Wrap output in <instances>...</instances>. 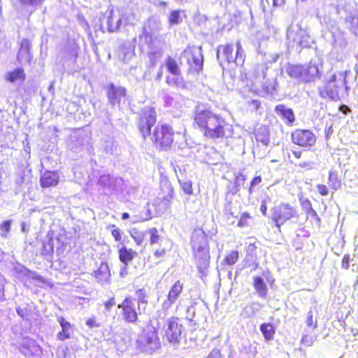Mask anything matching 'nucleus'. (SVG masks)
Wrapping results in <instances>:
<instances>
[{
	"label": "nucleus",
	"instance_id": "49530a36",
	"mask_svg": "<svg viewBox=\"0 0 358 358\" xmlns=\"http://www.w3.org/2000/svg\"><path fill=\"white\" fill-rule=\"evenodd\" d=\"M131 233V237L134 238V241L137 245H141L144 241L145 236L146 234V231H139L135 229H132Z\"/></svg>",
	"mask_w": 358,
	"mask_h": 358
},
{
	"label": "nucleus",
	"instance_id": "c9c22d12",
	"mask_svg": "<svg viewBox=\"0 0 358 358\" xmlns=\"http://www.w3.org/2000/svg\"><path fill=\"white\" fill-rule=\"evenodd\" d=\"M162 56V50L154 45L149 48L148 57L152 66L156 65L157 60Z\"/></svg>",
	"mask_w": 358,
	"mask_h": 358
},
{
	"label": "nucleus",
	"instance_id": "6e6552de",
	"mask_svg": "<svg viewBox=\"0 0 358 358\" xmlns=\"http://www.w3.org/2000/svg\"><path fill=\"white\" fill-rule=\"evenodd\" d=\"M156 122V111L152 107L145 106L141 110L137 124L138 130L144 138L151 134V128Z\"/></svg>",
	"mask_w": 358,
	"mask_h": 358
},
{
	"label": "nucleus",
	"instance_id": "4c0bfd02",
	"mask_svg": "<svg viewBox=\"0 0 358 358\" xmlns=\"http://www.w3.org/2000/svg\"><path fill=\"white\" fill-rule=\"evenodd\" d=\"M328 184L334 190H337L341 188V182L338 178V173L336 171L332 170L329 171Z\"/></svg>",
	"mask_w": 358,
	"mask_h": 358
},
{
	"label": "nucleus",
	"instance_id": "338daca9",
	"mask_svg": "<svg viewBox=\"0 0 358 358\" xmlns=\"http://www.w3.org/2000/svg\"><path fill=\"white\" fill-rule=\"evenodd\" d=\"M196 315V308L194 305H192L189 307H188L187 310V317H189L191 320H193V318L195 317Z\"/></svg>",
	"mask_w": 358,
	"mask_h": 358
},
{
	"label": "nucleus",
	"instance_id": "cd10ccee",
	"mask_svg": "<svg viewBox=\"0 0 358 358\" xmlns=\"http://www.w3.org/2000/svg\"><path fill=\"white\" fill-rule=\"evenodd\" d=\"M5 78L7 81L12 83L17 81L22 83L26 78V74L24 73V69L19 67L14 71L8 72L5 76Z\"/></svg>",
	"mask_w": 358,
	"mask_h": 358
},
{
	"label": "nucleus",
	"instance_id": "b1692460",
	"mask_svg": "<svg viewBox=\"0 0 358 358\" xmlns=\"http://www.w3.org/2000/svg\"><path fill=\"white\" fill-rule=\"evenodd\" d=\"M57 322L62 327V330L57 335V339L64 341L71 338L73 333V326L62 317H59Z\"/></svg>",
	"mask_w": 358,
	"mask_h": 358
},
{
	"label": "nucleus",
	"instance_id": "37998d69",
	"mask_svg": "<svg viewBox=\"0 0 358 358\" xmlns=\"http://www.w3.org/2000/svg\"><path fill=\"white\" fill-rule=\"evenodd\" d=\"M335 48L343 49L347 45L346 39L342 32H336L333 34Z\"/></svg>",
	"mask_w": 358,
	"mask_h": 358
},
{
	"label": "nucleus",
	"instance_id": "3c124183",
	"mask_svg": "<svg viewBox=\"0 0 358 358\" xmlns=\"http://www.w3.org/2000/svg\"><path fill=\"white\" fill-rule=\"evenodd\" d=\"M263 305L257 301L252 302L249 306V309L250 313L249 314L250 317L256 316L257 313L262 308Z\"/></svg>",
	"mask_w": 358,
	"mask_h": 358
},
{
	"label": "nucleus",
	"instance_id": "7ed1b4c3",
	"mask_svg": "<svg viewBox=\"0 0 358 358\" xmlns=\"http://www.w3.org/2000/svg\"><path fill=\"white\" fill-rule=\"evenodd\" d=\"M348 90L345 73L338 72L331 75L327 82L318 87V93L322 99L337 101L348 96Z\"/></svg>",
	"mask_w": 358,
	"mask_h": 358
},
{
	"label": "nucleus",
	"instance_id": "9d476101",
	"mask_svg": "<svg viewBox=\"0 0 358 358\" xmlns=\"http://www.w3.org/2000/svg\"><path fill=\"white\" fill-rule=\"evenodd\" d=\"M173 130L169 125L159 123L154 129L152 139L161 149L166 150L173 143Z\"/></svg>",
	"mask_w": 358,
	"mask_h": 358
},
{
	"label": "nucleus",
	"instance_id": "2eb2a0df",
	"mask_svg": "<svg viewBox=\"0 0 358 358\" xmlns=\"http://www.w3.org/2000/svg\"><path fill=\"white\" fill-rule=\"evenodd\" d=\"M20 351L27 358H41V347L33 339L25 338L22 341Z\"/></svg>",
	"mask_w": 358,
	"mask_h": 358
},
{
	"label": "nucleus",
	"instance_id": "bb28decb",
	"mask_svg": "<svg viewBox=\"0 0 358 358\" xmlns=\"http://www.w3.org/2000/svg\"><path fill=\"white\" fill-rule=\"evenodd\" d=\"M253 286L259 298H267L268 287L264 279L262 277L255 276L253 278Z\"/></svg>",
	"mask_w": 358,
	"mask_h": 358
},
{
	"label": "nucleus",
	"instance_id": "f3484780",
	"mask_svg": "<svg viewBox=\"0 0 358 358\" xmlns=\"http://www.w3.org/2000/svg\"><path fill=\"white\" fill-rule=\"evenodd\" d=\"M127 94V90L124 87L116 86L111 83L107 90V97L109 103L115 106H120L122 101H124Z\"/></svg>",
	"mask_w": 358,
	"mask_h": 358
},
{
	"label": "nucleus",
	"instance_id": "9b49d317",
	"mask_svg": "<svg viewBox=\"0 0 358 358\" xmlns=\"http://www.w3.org/2000/svg\"><path fill=\"white\" fill-rule=\"evenodd\" d=\"M90 136L89 134L83 129H79L71 134L67 145L70 150L78 152L88 149L90 146Z\"/></svg>",
	"mask_w": 358,
	"mask_h": 358
},
{
	"label": "nucleus",
	"instance_id": "20e7f679",
	"mask_svg": "<svg viewBox=\"0 0 358 358\" xmlns=\"http://www.w3.org/2000/svg\"><path fill=\"white\" fill-rule=\"evenodd\" d=\"M217 59L220 66L223 62L235 63L236 66H243L245 59V50L241 43L238 41L236 43V53L234 54V47L231 44L219 45L217 50Z\"/></svg>",
	"mask_w": 358,
	"mask_h": 358
},
{
	"label": "nucleus",
	"instance_id": "bf43d9fd",
	"mask_svg": "<svg viewBox=\"0 0 358 358\" xmlns=\"http://www.w3.org/2000/svg\"><path fill=\"white\" fill-rule=\"evenodd\" d=\"M262 182L260 176H255L250 182V186L248 189L249 194L251 195L253 192L255 186L258 185Z\"/></svg>",
	"mask_w": 358,
	"mask_h": 358
},
{
	"label": "nucleus",
	"instance_id": "412c9836",
	"mask_svg": "<svg viewBox=\"0 0 358 358\" xmlns=\"http://www.w3.org/2000/svg\"><path fill=\"white\" fill-rule=\"evenodd\" d=\"M122 182V178H114L109 175H102L99 179V184L104 188L106 194H112L113 191L116 190V186Z\"/></svg>",
	"mask_w": 358,
	"mask_h": 358
},
{
	"label": "nucleus",
	"instance_id": "c756f323",
	"mask_svg": "<svg viewBox=\"0 0 358 358\" xmlns=\"http://www.w3.org/2000/svg\"><path fill=\"white\" fill-rule=\"evenodd\" d=\"M255 138L264 145H268L270 143V131L266 126H261L255 133Z\"/></svg>",
	"mask_w": 358,
	"mask_h": 358
},
{
	"label": "nucleus",
	"instance_id": "69168bd1",
	"mask_svg": "<svg viewBox=\"0 0 358 358\" xmlns=\"http://www.w3.org/2000/svg\"><path fill=\"white\" fill-rule=\"evenodd\" d=\"M115 342L118 345V348H120L122 350L126 349L127 346V343L129 342L128 338H122L120 342L117 340V337L115 338Z\"/></svg>",
	"mask_w": 358,
	"mask_h": 358
},
{
	"label": "nucleus",
	"instance_id": "a19ab883",
	"mask_svg": "<svg viewBox=\"0 0 358 358\" xmlns=\"http://www.w3.org/2000/svg\"><path fill=\"white\" fill-rule=\"evenodd\" d=\"M301 206L303 210L308 215L316 219L318 222H320V217H318L316 211L313 209L310 201L308 199H306L302 201Z\"/></svg>",
	"mask_w": 358,
	"mask_h": 358
},
{
	"label": "nucleus",
	"instance_id": "c03bdc74",
	"mask_svg": "<svg viewBox=\"0 0 358 358\" xmlns=\"http://www.w3.org/2000/svg\"><path fill=\"white\" fill-rule=\"evenodd\" d=\"M53 239L52 238L48 237L47 239L45 240L43 243L42 254L45 256L51 255V254L53 252Z\"/></svg>",
	"mask_w": 358,
	"mask_h": 358
},
{
	"label": "nucleus",
	"instance_id": "1a4fd4ad",
	"mask_svg": "<svg viewBox=\"0 0 358 358\" xmlns=\"http://www.w3.org/2000/svg\"><path fill=\"white\" fill-rule=\"evenodd\" d=\"M287 38L292 48H307L310 45V36L299 24H292L287 29Z\"/></svg>",
	"mask_w": 358,
	"mask_h": 358
},
{
	"label": "nucleus",
	"instance_id": "680f3d73",
	"mask_svg": "<svg viewBox=\"0 0 358 358\" xmlns=\"http://www.w3.org/2000/svg\"><path fill=\"white\" fill-rule=\"evenodd\" d=\"M306 324L308 327H313V328H316L317 327V322H315V324L313 322V315L311 310L308 313Z\"/></svg>",
	"mask_w": 358,
	"mask_h": 358
},
{
	"label": "nucleus",
	"instance_id": "774afa93",
	"mask_svg": "<svg viewBox=\"0 0 358 358\" xmlns=\"http://www.w3.org/2000/svg\"><path fill=\"white\" fill-rule=\"evenodd\" d=\"M317 189L318 192L322 196H327L329 193L327 186L324 185H318Z\"/></svg>",
	"mask_w": 358,
	"mask_h": 358
},
{
	"label": "nucleus",
	"instance_id": "7c9ffc66",
	"mask_svg": "<svg viewBox=\"0 0 358 358\" xmlns=\"http://www.w3.org/2000/svg\"><path fill=\"white\" fill-rule=\"evenodd\" d=\"M94 276L100 282H108L110 276L108 264L106 263H101L98 270L94 272Z\"/></svg>",
	"mask_w": 358,
	"mask_h": 358
},
{
	"label": "nucleus",
	"instance_id": "a18cd8bd",
	"mask_svg": "<svg viewBox=\"0 0 358 358\" xmlns=\"http://www.w3.org/2000/svg\"><path fill=\"white\" fill-rule=\"evenodd\" d=\"M102 148L106 153L110 155H113L117 149L116 145H115L113 139L110 138H108L104 141Z\"/></svg>",
	"mask_w": 358,
	"mask_h": 358
},
{
	"label": "nucleus",
	"instance_id": "603ef678",
	"mask_svg": "<svg viewBox=\"0 0 358 358\" xmlns=\"http://www.w3.org/2000/svg\"><path fill=\"white\" fill-rule=\"evenodd\" d=\"M11 221L6 220L1 223L0 226V235L1 237H6L8 233L10 230Z\"/></svg>",
	"mask_w": 358,
	"mask_h": 358
},
{
	"label": "nucleus",
	"instance_id": "4468645a",
	"mask_svg": "<svg viewBox=\"0 0 358 358\" xmlns=\"http://www.w3.org/2000/svg\"><path fill=\"white\" fill-rule=\"evenodd\" d=\"M292 141L299 146L310 147L315 143L316 137L309 130L296 129L292 134Z\"/></svg>",
	"mask_w": 358,
	"mask_h": 358
},
{
	"label": "nucleus",
	"instance_id": "4be33fe9",
	"mask_svg": "<svg viewBox=\"0 0 358 358\" xmlns=\"http://www.w3.org/2000/svg\"><path fill=\"white\" fill-rule=\"evenodd\" d=\"M59 176L57 171H45L41 176L40 182L42 187H50L57 185Z\"/></svg>",
	"mask_w": 358,
	"mask_h": 358
},
{
	"label": "nucleus",
	"instance_id": "aec40b11",
	"mask_svg": "<svg viewBox=\"0 0 358 358\" xmlns=\"http://www.w3.org/2000/svg\"><path fill=\"white\" fill-rule=\"evenodd\" d=\"M320 66V64L312 61L308 65L303 66V82L310 83L314 81L316 78H320L322 72Z\"/></svg>",
	"mask_w": 358,
	"mask_h": 358
},
{
	"label": "nucleus",
	"instance_id": "c85d7f7f",
	"mask_svg": "<svg viewBox=\"0 0 358 358\" xmlns=\"http://www.w3.org/2000/svg\"><path fill=\"white\" fill-rule=\"evenodd\" d=\"M342 0H325L324 7L329 15L333 14L341 15V6Z\"/></svg>",
	"mask_w": 358,
	"mask_h": 358
},
{
	"label": "nucleus",
	"instance_id": "0e129e2a",
	"mask_svg": "<svg viewBox=\"0 0 358 358\" xmlns=\"http://www.w3.org/2000/svg\"><path fill=\"white\" fill-rule=\"evenodd\" d=\"M116 304L114 297H111L104 303L105 310L108 312L110 311L111 308Z\"/></svg>",
	"mask_w": 358,
	"mask_h": 358
},
{
	"label": "nucleus",
	"instance_id": "5fc2aeb1",
	"mask_svg": "<svg viewBox=\"0 0 358 358\" xmlns=\"http://www.w3.org/2000/svg\"><path fill=\"white\" fill-rule=\"evenodd\" d=\"M238 258V253L237 251H232L230 254H229L224 259V262L228 265L234 264Z\"/></svg>",
	"mask_w": 358,
	"mask_h": 358
},
{
	"label": "nucleus",
	"instance_id": "09e8293b",
	"mask_svg": "<svg viewBox=\"0 0 358 358\" xmlns=\"http://www.w3.org/2000/svg\"><path fill=\"white\" fill-rule=\"evenodd\" d=\"M21 5L26 7L36 8L41 6L44 0H18Z\"/></svg>",
	"mask_w": 358,
	"mask_h": 358
},
{
	"label": "nucleus",
	"instance_id": "e2e57ef3",
	"mask_svg": "<svg viewBox=\"0 0 358 358\" xmlns=\"http://www.w3.org/2000/svg\"><path fill=\"white\" fill-rule=\"evenodd\" d=\"M6 284V280L0 273V299H2L3 296L5 295L4 288Z\"/></svg>",
	"mask_w": 358,
	"mask_h": 358
},
{
	"label": "nucleus",
	"instance_id": "e433bc0d",
	"mask_svg": "<svg viewBox=\"0 0 358 358\" xmlns=\"http://www.w3.org/2000/svg\"><path fill=\"white\" fill-rule=\"evenodd\" d=\"M224 212L228 220L229 219V216H231L232 217H238L236 204L231 201H227L224 205Z\"/></svg>",
	"mask_w": 358,
	"mask_h": 358
},
{
	"label": "nucleus",
	"instance_id": "f257e3e1",
	"mask_svg": "<svg viewBox=\"0 0 358 358\" xmlns=\"http://www.w3.org/2000/svg\"><path fill=\"white\" fill-rule=\"evenodd\" d=\"M194 122L203 136L210 139L231 136L233 133L230 124L221 115L206 108L203 106H197L195 108Z\"/></svg>",
	"mask_w": 358,
	"mask_h": 358
},
{
	"label": "nucleus",
	"instance_id": "79ce46f5",
	"mask_svg": "<svg viewBox=\"0 0 358 358\" xmlns=\"http://www.w3.org/2000/svg\"><path fill=\"white\" fill-rule=\"evenodd\" d=\"M166 66L168 71L174 76H178L180 71L177 62L171 57H169L166 62Z\"/></svg>",
	"mask_w": 358,
	"mask_h": 358
},
{
	"label": "nucleus",
	"instance_id": "423d86ee",
	"mask_svg": "<svg viewBox=\"0 0 358 358\" xmlns=\"http://www.w3.org/2000/svg\"><path fill=\"white\" fill-rule=\"evenodd\" d=\"M163 337L173 344H178L185 336V327L180 323L179 318H170L163 327Z\"/></svg>",
	"mask_w": 358,
	"mask_h": 358
},
{
	"label": "nucleus",
	"instance_id": "473e14b6",
	"mask_svg": "<svg viewBox=\"0 0 358 358\" xmlns=\"http://www.w3.org/2000/svg\"><path fill=\"white\" fill-rule=\"evenodd\" d=\"M303 66L302 65H290L286 68V73L292 78L299 80L303 82Z\"/></svg>",
	"mask_w": 358,
	"mask_h": 358
},
{
	"label": "nucleus",
	"instance_id": "5701e85b",
	"mask_svg": "<svg viewBox=\"0 0 358 358\" xmlns=\"http://www.w3.org/2000/svg\"><path fill=\"white\" fill-rule=\"evenodd\" d=\"M274 112L288 124H292L295 121V116L292 109L284 104L277 105L275 107Z\"/></svg>",
	"mask_w": 358,
	"mask_h": 358
},
{
	"label": "nucleus",
	"instance_id": "13d9d810",
	"mask_svg": "<svg viewBox=\"0 0 358 358\" xmlns=\"http://www.w3.org/2000/svg\"><path fill=\"white\" fill-rule=\"evenodd\" d=\"M152 218L151 211L149 208H146L142 214L138 215V221L144 222Z\"/></svg>",
	"mask_w": 358,
	"mask_h": 358
},
{
	"label": "nucleus",
	"instance_id": "0eeeda50",
	"mask_svg": "<svg viewBox=\"0 0 358 358\" xmlns=\"http://www.w3.org/2000/svg\"><path fill=\"white\" fill-rule=\"evenodd\" d=\"M297 217L298 215L296 209L287 203H281L274 206L271 210V218L279 229L287 221Z\"/></svg>",
	"mask_w": 358,
	"mask_h": 358
},
{
	"label": "nucleus",
	"instance_id": "a211bd4d",
	"mask_svg": "<svg viewBox=\"0 0 358 358\" xmlns=\"http://www.w3.org/2000/svg\"><path fill=\"white\" fill-rule=\"evenodd\" d=\"M185 55L191 71L199 73L203 69V59L201 48L194 49L189 52H185Z\"/></svg>",
	"mask_w": 358,
	"mask_h": 358
},
{
	"label": "nucleus",
	"instance_id": "f03ea898",
	"mask_svg": "<svg viewBox=\"0 0 358 358\" xmlns=\"http://www.w3.org/2000/svg\"><path fill=\"white\" fill-rule=\"evenodd\" d=\"M191 245L200 278L206 277L208 274L210 256L208 238L201 229L194 230L191 238Z\"/></svg>",
	"mask_w": 358,
	"mask_h": 358
},
{
	"label": "nucleus",
	"instance_id": "72a5a7b5",
	"mask_svg": "<svg viewBox=\"0 0 358 358\" xmlns=\"http://www.w3.org/2000/svg\"><path fill=\"white\" fill-rule=\"evenodd\" d=\"M259 329L266 341H271L273 339L275 329L273 324L263 323L260 325Z\"/></svg>",
	"mask_w": 358,
	"mask_h": 358
},
{
	"label": "nucleus",
	"instance_id": "ddd939ff",
	"mask_svg": "<svg viewBox=\"0 0 358 358\" xmlns=\"http://www.w3.org/2000/svg\"><path fill=\"white\" fill-rule=\"evenodd\" d=\"M161 29V23L157 17H151L145 23L143 32L140 35V41L148 45L150 48L152 44V31Z\"/></svg>",
	"mask_w": 358,
	"mask_h": 358
},
{
	"label": "nucleus",
	"instance_id": "58836bf2",
	"mask_svg": "<svg viewBox=\"0 0 358 358\" xmlns=\"http://www.w3.org/2000/svg\"><path fill=\"white\" fill-rule=\"evenodd\" d=\"M346 22L349 23L350 30L356 36H358V15L350 14L347 16Z\"/></svg>",
	"mask_w": 358,
	"mask_h": 358
},
{
	"label": "nucleus",
	"instance_id": "052dcab7",
	"mask_svg": "<svg viewBox=\"0 0 358 358\" xmlns=\"http://www.w3.org/2000/svg\"><path fill=\"white\" fill-rule=\"evenodd\" d=\"M246 178L245 176L243 174H239L236 176L235 180V185L236 187V191H238L240 187L243 185Z\"/></svg>",
	"mask_w": 358,
	"mask_h": 358
},
{
	"label": "nucleus",
	"instance_id": "393cba45",
	"mask_svg": "<svg viewBox=\"0 0 358 358\" xmlns=\"http://www.w3.org/2000/svg\"><path fill=\"white\" fill-rule=\"evenodd\" d=\"M282 78V72L280 75H278L277 73L272 75L270 78L264 79V82L263 83V90L268 94H274L277 92L278 88V78Z\"/></svg>",
	"mask_w": 358,
	"mask_h": 358
},
{
	"label": "nucleus",
	"instance_id": "f704fd0d",
	"mask_svg": "<svg viewBox=\"0 0 358 358\" xmlns=\"http://www.w3.org/2000/svg\"><path fill=\"white\" fill-rule=\"evenodd\" d=\"M136 252H134L131 249H127L125 246H123L119 250V257L122 263L128 264L131 262L135 255Z\"/></svg>",
	"mask_w": 358,
	"mask_h": 358
},
{
	"label": "nucleus",
	"instance_id": "de8ad7c7",
	"mask_svg": "<svg viewBox=\"0 0 358 358\" xmlns=\"http://www.w3.org/2000/svg\"><path fill=\"white\" fill-rule=\"evenodd\" d=\"M268 69V66L265 64H258L255 69V74L257 77H262L263 79H266Z\"/></svg>",
	"mask_w": 358,
	"mask_h": 358
},
{
	"label": "nucleus",
	"instance_id": "6ab92c4d",
	"mask_svg": "<svg viewBox=\"0 0 358 358\" xmlns=\"http://www.w3.org/2000/svg\"><path fill=\"white\" fill-rule=\"evenodd\" d=\"M183 289V283L177 280L170 288L166 299L162 303L164 311L169 310L171 306L178 299Z\"/></svg>",
	"mask_w": 358,
	"mask_h": 358
},
{
	"label": "nucleus",
	"instance_id": "6e6d98bb",
	"mask_svg": "<svg viewBox=\"0 0 358 358\" xmlns=\"http://www.w3.org/2000/svg\"><path fill=\"white\" fill-rule=\"evenodd\" d=\"M179 182L185 193H186L187 194H191L192 193V182L190 180H185L183 182H181L179 180Z\"/></svg>",
	"mask_w": 358,
	"mask_h": 358
},
{
	"label": "nucleus",
	"instance_id": "ea45409f",
	"mask_svg": "<svg viewBox=\"0 0 358 358\" xmlns=\"http://www.w3.org/2000/svg\"><path fill=\"white\" fill-rule=\"evenodd\" d=\"M181 12L182 11L180 10H172L170 13V14L168 17V20H169V24L171 27L174 26V25H178L182 22V18L180 15Z\"/></svg>",
	"mask_w": 358,
	"mask_h": 358
},
{
	"label": "nucleus",
	"instance_id": "4d7b16f0",
	"mask_svg": "<svg viewBox=\"0 0 358 358\" xmlns=\"http://www.w3.org/2000/svg\"><path fill=\"white\" fill-rule=\"evenodd\" d=\"M250 218V215L248 213H243L241 215V216L238 220V226H239L240 227H244L248 226V220Z\"/></svg>",
	"mask_w": 358,
	"mask_h": 358
},
{
	"label": "nucleus",
	"instance_id": "f8f14e48",
	"mask_svg": "<svg viewBox=\"0 0 358 358\" xmlns=\"http://www.w3.org/2000/svg\"><path fill=\"white\" fill-rule=\"evenodd\" d=\"M135 304L136 300L127 296L117 306V308L122 310V320L126 323L136 324L138 322V315L141 314L139 311L137 312Z\"/></svg>",
	"mask_w": 358,
	"mask_h": 358
},
{
	"label": "nucleus",
	"instance_id": "39448f33",
	"mask_svg": "<svg viewBox=\"0 0 358 358\" xmlns=\"http://www.w3.org/2000/svg\"><path fill=\"white\" fill-rule=\"evenodd\" d=\"M161 346L159 338L155 327L149 326L138 335L136 348L141 352L152 354Z\"/></svg>",
	"mask_w": 358,
	"mask_h": 358
},
{
	"label": "nucleus",
	"instance_id": "8fccbe9b",
	"mask_svg": "<svg viewBox=\"0 0 358 358\" xmlns=\"http://www.w3.org/2000/svg\"><path fill=\"white\" fill-rule=\"evenodd\" d=\"M146 232L150 234V243L151 245L159 243L160 237L158 234V231L155 227L150 229Z\"/></svg>",
	"mask_w": 358,
	"mask_h": 358
},
{
	"label": "nucleus",
	"instance_id": "864d4df0",
	"mask_svg": "<svg viewBox=\"0 0 358 358\" xmlns=\"http://www.w3.org/2000/svg\"><path fill=\"white\" fill-rule=\"evenodd\" d=\"M23 273L24 275L27 276V278H29L30 279H33V280H37V281H39L41 282H44L43 278L36 272L31 271L27 268H24Z\"/></svg>",
	"mask_w": 358,
	"mask_h": 358
},
{
	"label": "nucleus",
	"instance_id": "2f4dec72",
	"mask_svg": "<svg viewBox=\"0 0 358 358\" xmlns=\"http://www.w3.org/2000/svg\"><path fill=\"white\" fill-rule=\"evenodd\" d=\"M136 302L138 305V310H139V313L141 314L142 313H144L148 301L146 299L147 296V292L144 289H138L136 291Z\"/></svg>",
	"mask_w": 358,
	"mask_h": 358
},
{
	"label": "nucleus",
	"instance_id": "dca6fc26",
	"mask_svg": "<svg viewBox=\"0 0 358 358\" xmlns=\"http://www.w3.org/2000/svg\"><path fill=\"white\" fill-rule=\"evenodd\" d=\"M129 24V19L124 15H115L113 10L106 17V25L108 32H118L122 27Z\"/></svg>",
	"mask_w": 358,
	"mask_h": 358
},
{
	"label": "nucleus",
	"instance_id": "a878e982",
	"mask_svg": "<svg viewBox=\"0 0 358 358\" xmlns=\"http://www.w3.org/2000/svg\"><path fill=\"white\" fill-rule=\"evenodd\" d=\"M31 47V42L27 39L24 38L21 41L20 48L17 53V60L19 62H29L30 61V54L29 49Z\"/></svg>",
	"mask_w": 358,
	"mask_h": 358
}]
</instances>
